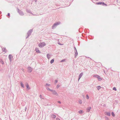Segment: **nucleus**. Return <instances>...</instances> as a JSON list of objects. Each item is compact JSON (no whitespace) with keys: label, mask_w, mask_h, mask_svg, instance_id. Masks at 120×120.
I'll return each instance as SVG.
<instances>
[{"label":"nucleus","mask_w":120,"mask_h":120,"mask_svg":"<svg viewBox=\"0 0 120 120\" xmlns=\"http://www.w3.org/2000/svg\"><path fill=\"white\" fill-rule=\"evenodd\" d=\"M60 23V22H58L55 23L52 26V29L55 28L56 26L59 24Z\"/></svg>","instance_id":"1"},{"label":"nucleus","mask_w":120,"mask_h":120,"mask_svg":"<svg viewBox=\"0 0 120 120\" xmlns=\"http://www.w3.org/2000/svg\"><path fill=\"white\" fill-rule=\"evenodd\" d=\"M46 45V44L45 43V42H42L40 43L38 45L39 47L40 48H42L45 46Z\"/></svg>","instance_id":"2"},{"label":"nucleus","mask_w":120,"mask_h":120,"mask_svg":"<svg viewBox=\"0 0 120 120\" xmlns=\"http://www.w3.org/2000/svg\"><path fill=\"white\" fill-rule=\"evenodd\" d=\"M32 31L33 30L32 29H31L28 31L27 33L28 36L26 37V38H27L30 35Z\"/></svg>","instance_id":"3"},{"label":"nucleus","mask_w":120,"mask_h":120,"mask_svg":"<svg viewBox=\"0 0 120 120\" xmlns=\"http://www.w3.org/2000/svg\"><path fill=\"white\" fill-rule=\"evenodd\" d=\"M27 72L28 73L31 72L33 69V68L30 66H29L27 68Z\"/></svg>","instance_id":"4"},{"label":"nucleus","mask_w":120,"mask_h":120,"mask_svg":"<svg viewBox=\"0 0 120 120\" xmlns=\"http://www.w3.org/2000/svg\"><path fill=\"white\" fill-rule=\"evenodd\" d=\"M18 12L19 13V14L21 16H23L24 14L23 12L20 10L19 9L17 8Z\"/></svg>","instance_id":"5"},{"label":"nucleus","mask_w":120,"mask_h":120,"mask_svg":"<svg viewBox=\"0 0 120 120\" xmlns=\"http://www.w3.org/2000/svg\"><path fill=\"white\" fill-rule=\"evenodd\" d=\"M51 92H52V94L54 95L58 96V94L57 93L55 90H52Z\"/></svg>","instance_id":"6"},{"label":"nucleus","mask_w":120,"mask_h":120,"mask_svg":"<svg viewBox=\"0 0 120 120\" xmlns=\"http://www.w3.org/2000/svg\"><path fill=\"white\" fill-rule=\"evenodd\" d=\"M8 58L10 62H11L12 60V59L13 58V56L11 54H9L8 56Z\"/></svg>","instance_id":"7"},{"label":"nucleus","mask_w":120,"mask_h":120,"mask_svg":"<svg viewBox=\"0 0 120 120\" xmlns=\"http://www.w3.org/2000/svg\"><path fill=\"white\" fill-rule=\"evenodd\" d=\"M83 75V73L82 72L79 75L78 78V81L81 78L82 76Z\"/></svg>","instance_id":"8"},{"label":"nucleus","mask_w":120,"mask_h":120,"mask_svg":"<svg viewBox=\"0 0 120 120\" xmlns=\"http://www.w3.org/2000/svg\"><path fill=\"white\" fill-rule=\"evenodd\" d=\"M2 51L3 52H4L5 53H6L7 52L6 48L5 47L4 48L3 47H1Z\"/></svg>","instance_id":"9"},{"label":"nucleus","mask_w":120,"mask_h":120,"mask_svg":"<svg viewBox=\"0 0 120 120\" xmlns=\"http://www.w3.org/2000/svg\"><path fill=\"white\" fill-rule=\"evenodd\" d=\"M25 86L26 87V89L28 90L30 89V88L29 87L28 83H27L26 84Z\"/></svg>","instance_id":"10"},{"label":"nucleus","mask_w":120,"mask_h":120,"mask_svg":"<svg viewBox=\"0 0 120 120\" xmlns=\"http://www.w3.org/2000/svg\"><path fill=\"white\" fill-rule=\"evenodd\" d=\"M91 107H89L87 108L86 109L87 112H89L90 110L91 109Z\"/></svg>","instance_id":"11"},{"label":"nucleus","mask_w":120,"mask_h":120,"mask_svg":"<svg viewBox=\"0 0 120 120\" xmlns=\"http://www.w3.org/2000/svg\"><path fill=\"white\" fill-rule=\"evenodd\" d=\"M35 50L36 51V52L37 53H41V52L37 48H36Z\"/></svg>","instance_id":"12"},{"label":"nucleus","mask_w":120,"mask_h":120,"mask_svg":"<svg viewBox=\"0 0 120 120\" xmlns=\"http://www.w3.org/2000/svg\"><path fill=\"white\" fill-rule=\"evenodd\" d=\"M75 52V58H76V56H77L78 55V53L77 51H74Z\"/></svg>","instance_id":"13"},{"label":"nucleus","mask_w":120,"mask_h":120,"mask_svg":"<svg viewBox=\"0 0 120 120\" xmlns=\"http://www.w3.org/2000/svg\"><path fill=\"white\" fill-rule=\"evenodd\" d=\"M106 115H107V116H110L111 114L110 112H105Z\"/></svg>","instance_id":"14"},{"label":"nucleus","mask_w":120,"mask_h":120,"mask_svg":"<svg viewBox=\"0 0 120 120\" xmlns=\"http://www.w3.org/2000/svg\"><path fill=\"white\" fill-rule=\"evenodd\" d=\"M101 5L105 6H107V4L105 3L104 2H102V3Z\"/></svg>","instance_id":"15"},{"label":"nucleus","mask_w":120,"mask_h":120,"mask_svg":"<svg viewBox=\"0 0 120 120\" xmlns=\"http://www.w3.org/2000/svg\"><path fill=\"white\" fill-rule=\"evenodd\" d=\"M51 116L52 118L55 119L56 117V116L54 114H52L51 115Z\"/></svg>","instance_id":"16"},{"label":"nucleus","mask_w":120,"mask_h":120,"mask_svg":"<svg viewBox=\"0 0 120 120\" xmlns=\"http://www.w3.org/2000/svg\"><path fill=\"white\" fill-rule=\"evenodd\" d=\"M26 11L28 13L31 14H32V12L30 10H28L27 9H26Z\"/></svg>","instance_id":"17"},{"label":"nucleus","mask_w":120,"mask_h":120,"mask_svg":"<svg viewBox=\"0 0 120 120\" xmlns=\"http://www.w3.org/2000/svg\"><path fill=\"white\" fill-rule=\"evenodd\" d=\"M98 80L99 81H100L101 80H102V79L100 77V76L99 75L97 78Z\"/></svg>","instance_id":"18"},{"label":"nucleus","mask_w":120,"mask_h":120,"mask_svg":"<svg viewBox=\"0 0 120 120\" xmlns=\"http://www.w3.org/2000/svg\"><path fill=\"white\" fill-rule=\"evenodd\" d=\"M21 86L23 88H24L25 87L24 85L23 84L22 82H21L20 83Z\"/></svg>","instance_id":"19"},{"label":"nucleus","mask_w":120,"mask_h":120,"mask_svg":"<svg viewBox=\"0 0 120 120\" xmlns=\"http://www.w3.org/2000/svg\"><path fill=\"white\" fill-rule=\"evenodd\" d=\"M51 86V85L50 84H48V83H46L45 84V87L49 86Z\"/></svg>","instance_id":"20"},{"label":"nucleus","mask_w":120,"mask_h":120,"mask_svg":"<svg viewBox=\"0 0 120 120\" xmlns=\"http://www.w3.org/2000/svg\"><path fill=\"white\" fill-rule=\"evenodd\" d=\"M47 57L48 59H49L51 57L50 55H49V54H47Z\"/></svg>","instance_id":"21"},{"label":"nucleus","mask_w":120,"mask_h":120,"mask_svg":"<svg viewBox=\"0 0 120 120\" xmlns=\"http://www.w3.org/2000/svg\"><path fill=\"white\" fill-rule=\"evenodd\" d=\"M97 88L98 90H99L101 88V86H98L97 87Z\"/></svg>","instance_id":"22"},{"label":"nucleus","mask_w":120,"mask_h":120,"mask_svg":"<svg viewBox=\"0 0 120 120\" xmlns=\"http://www.w3.org/2000/svg\"><path fill=\"white\" fill-rule=\"evenodd\" d=\"M79 113V114H82L83 113V111L82 110H80L78 112Z\"/></svg>","instance_id":"23"},{"label":"nucleus","mask_w":120,"mask_h":120,"mask_svg":"<svg viewBox=\"0 0 120 120\" xmlns=\"http://www.w3.org/2000/svg\"><path fill=\"white\" fill-rule=\"evenodd\" d=\"M102 3V2H97L96 3V4L97 5H101Z\"/></svg>","instance_id":"24"},{"label":"nucleus","mask_w":120,"mask_h":120,"mask_svg":"<svg viewBox=\"0 0 120 120\" xmlns=\"http://www.w3.org/2000/svg\"><path fill=\"white\" fill-rule=\"evenodd\" d=\"M54 59H52L50 61V63L51 64H52L54 62Z\"/></svg>","instance_id":"25"},{"label":"nucleus","mask_w":120,"mask_h":120,"mask_svg":"<svg viewBox=\"0 0 120 120\" xmlns=\"http://www.w3.org/2000/svg\"><path fill=\"white\" fill-rule=\"evenodd\" d=\"M0 62L2 64H4V62L3 60L0 59Z\"/></svg>","instance_id":"26"},{"label":"nucleus","mask_w":120,"mask_h":120,"mask_svg":"<svg viewBox=\"0 0 120 120\" xmlns=\"http://www.w3.org/2000/svg\"><path fill=\"white\" fill-rule=\"evenodd\" d=\"M46 89L47 90H49L50 91H52V90L50 89L49 87H46Z\"/></svg>","instance_id":"27"},{"label":"nucleus","mask_w":120,"mask_h":120,"mask_svg":"<svg viewBox=\"0 0 120 120\" xmlns=\"http://www.w3.org/2000/svg\"><path fill=\"white\" fill-rule=\"evenodd\" d=\"M98 76H99V75H93V76L94 77L97 78Z\"/></svg>","instance_id":"28"},{"label":"nucleus","mask_w":120,"mask_h":120,"mask_svg":"<svg viewBox=\"0 0 120 120\" xmlns=\"http://www.w3.org/2000/svg\"><path fill=\"white\" fill-rule=\"evenodd\" d=\"M111 114L113 117H115V114L113 112H111Z\"/></svg>","instance_id":"29"},{"label":"nucleus","mask_w":120,"mask_h":120,"mask_svg":"<svg viewBox=\"0 0 120 120\" xmlns=\"http://www.w3.org/2000/svg\"><path fill=\"white\" fill-rule=\"evenodd\" d=\"M89 38H90V39H93L94 38V37L90 35L89 36Z\"/></svg>","instance_id":"30"},{"label":"nucleus","mask_w":120,"mask_h":120,"mask_svg":"<svg viewBox=\"0 0 120 120\" xmlns=\"http://www.w3.org/2000/svg\"><path fill=\"white\" fill-rule=\"evenodd\" d=\"M57 44L60 45H63L64 44H61L60 43L59 41H58L57 42Z\"/></svg>","instance_id":"31"},{"label":"nucleus","mask_w":120,"mask_h":120,"mask_svg":"<svg viewBox=\"0 0 120 120\" xmlns=\"http://www.w3.org/2000/svg\"><path fill=\"white\" fill-rule=\"evenodd\" d=\"M66 60V59H64L62 60H61L60 61V62H64Z\"/></svg>","instance_id":"32"},{"label":"nucleus","mask_w":120,"mask_h":120,"mask_svg":"<svg viewBox=\"0 0 120 120\" xmlns=\"http://www.w3.org/2000/svg\"><path fill=\"white\" fill-rule=\"evenodd\" d=\"M105 118L106 120H109V118L106 116H105Z\"/></svg>","instance_id":"33"},{"label":"nucleus","mask_w":120,"mask_h":120,"mask_svg":"<svg viewBox=\"0 0 120 120\" xmlns=\"http://www.w3.org/2000/svg\"><path fill=\"white\" fill-rule=\"evenodd\" d=\"M25 103H26L25 102H23L22 103V105L23 106H25Z\"/></svg>","instance_id":"34"},{"label":"nucleus","mask_w":120,"mask_h":120,"mask_svg":"<svg viewBox=\"0 0 120 120\" xmlns=\"http://www.w3.org/2000/svg\"><path fill=\"white\" fill-rule=\"evenodd\" d=\"M113 90L115 91H116L117 90V89H116V87H113Z\"/></svg>","instance_id":"35"},{"label":"nucleus","mask_w":120,"mask_h":120,"mask_svg":"<svg viewBox=\"0 0 120 120\" xmlns=\"http://www.w3.org/2000/svg\"><path fill=\"white\" fill-rule=\"evenodd\" d=\"M86 98L87 99H88L89 98V97L88 94H87L86 96Z\"/></svg>","instance_id":"36"},{"label":"nucleus","mask_w":120,"mask_h":120,"mask_svg":"<svg viewBox=\"0 0 120 120\" xmlns=\"http://www.w3.org/2000/svg\"><path fill=\"white\" fill-rule=\"evenodd\" d=\"M60 87V85L59 84H58L56 86V88L57 89H58Z\"/></svg>","instance_id":"37"},{"label":"nucleus","mask_w":120,"mask_h":120,"mask_svg":"<svg viewBox=\"0 0 120 120\" xmlns=\"http://www.w3.org/2000/svg\"><path fill=\"white\" fill-rule=\"evenodd\" d=\"M78 102L80 104H81L82 103V101L81 100H80Z\"/></svg>","instance_id":"38"},{"label":"nucleus","mask_w":120,"mask_h":120,"mask_svg":"<svg viewBox=\"0 0 120 120\" xmlns=\"http://www.w3.org/2000/svg\"><path fill=\"white\" fill-rule=\"evenodd\" d=\"M58 81L57 80H55L54 82V83L55 84H56V83Z\"/></svg>","instance_id":"39"},{"label":"nucleus","mask_w":120,"mask_h":120,"mask_svg":"<svg viewBox=\"0 0 120 120\" xmlns=\"http://www.w3.org/2000/svg\"><path fill=\"white\" fill-rule=\"evenodd\" d=\"M74 51H75L77 50L76 49V47H75V46H74Z\"/></svg>","instance_id":"40"},{"label":"nucleus","mask_w":120,"mask_h":120,"mask_svg":"<svg viewBox=\"0 0 120 120\" xmlns=\"http://www.w3.org/2000/svg\"><path fill=\"white\" fill-rule=\"evenodd\" d=\"M10 14L9 13H8V14L7 15L8 16H9V17H8V18L10 16Z\"/></svg>","instance_id":"41"},{"label":"nucleus","mask_w":120,"mask_h":120,"mask_svg":"<svg viewBox=\"0 0 120 120\" xmlns=\"http://www.w3.org/2000/svg\"><path fill=\"white\" fill-rule=\"evenodd\" d=\"M27 105L26 106L25 108V111H26L27 109Z\"/></svg>","instance_id":"42"},{"label":"nucleus","mask_w":120,"mask_h":120,"mask_svg":"<svg viewBox=\"0 0 120 120\" xmlns=\"http://www.w3.org/2000/svg\"><path fill=\"white\" fill-rule=\"evenodd\" d=\"M56 120H60V119L59 118L57 117L56 118Z\"/></svg>","instance_id":"43"},{"label":"nucleus","mask_w":120,"mask_h":120,"mask_svg":"<svg viewBox=\"0 0 120 120\" xmlns=\"http://www.w3.org/2000/svg\"><path fill=\"white\" fill-rule=\"evenodd\" d=\"M35 1V2H36L37 1V0H33L32 1Z\"/></svg>","instance_id":"44"},{"label":"nucleus","mask_w":120,"mask_h":120,"mask_svg":"<svg viewBox=\"0 0 120 120\" xmlns=\"http://www.w3.org/2000/svg\"><path fill=\"white\" fill-rule=\"evenodd\" d=\"M57 102L60 104L61 103V102L60 101H58Z\"/></svg>","instance_id":"45"},{"label":"nucleus","mask_w":120,"mask_h":120,"mask_svg":"<svg viewBox=\"0 0 120 120\" xmlns=\"http://www.w3.org/2000/svg\"><path fill=\"white\" fill-rule=\"evenodd\" d=\"M39 97L40 98H41L42 97V96L41 95H40L39 96Z\"/></svg>","instance_id":"46"},{"label":"nucleus","mask_w":120,"mask_h":120,"mask_svg":"<svg viewBox=\"0 0 120 120\" xmlns=\"http://www.w3.org/2000/svg\"><path fill=\"white\" fill-rule=\"evenodd\" d=\"M115 102H116L117 103V100H115Z\"/></svg>","instance_id":"47"},{"label":"nucleus","mask_w":120,"mask_h":120,"mask_svg":"<svg viewBox=\"0 0 120 120\" xmlns=\"http://www.w3.org/2000/svg\"><path fill=\"white\" fill-rule=\"evenodd\" d=\"M1 13V11H0V14Z\"/></svg>","instance_id":"48"},{"label":"nucleus","mask_w":120,"mask_h":120,"mask_svg":"<svg viewBox=\"0 0 120 120\" xmlns=\"http://www.w3.org/2000/svg\"><path fill=\"white\" fill-rule=\"evenodd\" d=\"M22 71H24V69H22Z\"/></svg>","instance_id":"49"},{"label":"nucleus","mask_w":120,"mask_h":120,"mask_svg":"<svg viewBox=\"0 0 120 120\" xmlns=\"http://www.w3.org/2000/svg\"><path fill=\"white\" fill-rule=\"evenodd\" d=\"M90 59L91 60H92V59H91V58H90Z\"/></svg>","instance_id":"50"}]
</instances>
